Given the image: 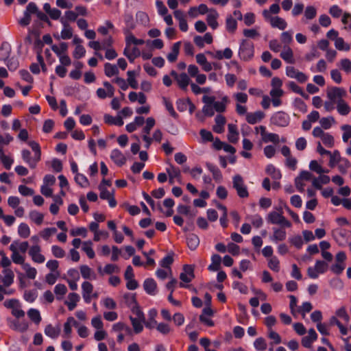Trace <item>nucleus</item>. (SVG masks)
Wrapping results in <instances>:
<instances>
[{
    "label": "nucleus",
    "mask_w": 351,
    "mask_h": 351,
    "mask_svg": "<svg viewBox=\"0 0 351 351\" xmlns=\"http://www.w3.org/2000/svg\"><path fill=\"white\" fill-rule=\"evenodd\" d=\"M28 145L34 152V156H32V154L28 149H25L21 151V157L23 161L28 165L29 168L35 169L38 162L41 159L40 147L39 144L34 141H29Z\"/></svg>",
    "instance_id": "obj_1"
},
{
    "label": "nucleus",
    "mask_w": 351,
    "mask_h": 351,
    "mask_svg": "<svg viewBox=\"0 0 351 351\" xmlns=\"http://www.w3.org/2000/svg\"><path fill=\"white\" fill-rule=\"evenodd\" d=\"M254 53V44L247 40H242L239 50V55L241 59L244 61H248L253 58Z\"/></svg>",
    "instance_id": "obj_2"
},
{
    "label": "nucleus",
    "mask_w": 351,
    "mask_h": 351,
    "mask_svg": "<svg viewBox=\"0 0 351 351\" xmlns=\"http://www.w3.org/2000/svg\"><path fill=\"white\" fill-rule=\"evenodd\" d=\"M232 187L236 190L237 194L240 198H247L249 197L247 187L243 178L239 174L233 176Z\"/></svg>",
    "instance_id": "obj_3"
},
{
    "label": "nucleus",
    "mask_w": 351,
    "mask_h": 351,
    "mask_svg": "<svg viewBox=\"0 0 351 351\" xmlns=\"http://www.w3.org/2000/svg\"><path fill=\"white\" fill-rule=\"evenodd\" d=\"M267 221L269 223L278 225L279 226H287L288 228L292 226L291 221L286 219L282 213L276 211L269 213L267 216Z\"/></svg>",
    "instance_id": "obj_4"
},
{
    "label": "nucleus",
    "mask_w": 351,
    "mask_h": 351,
    "mask_svg": "<svg viewBox=\"0 0 351 351\" xmlns=\"http://www.w3.org/2000/svg\"><path fill=\"white\" fill-rule=\"evenodd\" d=\"M328 268V264L324 261H317L315 266L307 269V274L309 278L316 279L319 274H324Z\"/></svg>",
    "instance_id": "obj_5"
},
{
    "label": "nucleus",
    "mask_w": 351,
    "mask_h": 351,
    "mask_svg": "<svg viewBox=\"0 0 351 351\" xmlns=\"http://www.w3.org/2000/svg\"><path fill=\"white\" fill-rule=\"evenodd\" d=\"M3 305L7 308L12 310V314L16 318H21L25 316V311L21 309L20 302L17 299H10L4 302Z\"/></svg>",
    "instance_id": "obj_6"
},
{
    "label": "nucleus",
    "mask_w": 351,
    "mask_h": 351,
    "mask_svg": "<svg viewBox=\"0 0 351 351\" xmlns=\"http://www.w3.org/2000/svg\"><path fill=\"white\" fill-rule=\"evenodd\" d=\"M39 10L36 4L34 2H30L26 7L23 13V17L19 21V23L22 26H27L31 22V14H36Z\"/></svg>",
    "instance_id": "obj_7"
},
{
    "label": "nucleus",
    "mask_w": 351,
    "mask_h": 351,
    "mask_svg": "<svg viewBox=\"0 0 351 351\" xmlns=\"http://www.w3.org/2000/svg\"><path fill=\"white\" fill-rule=\"evenodd\" d=\"M290 118L288 114L279 111L274 113L271 119V123L279 127H286L289 125Z\"/></svg>",
    "instance_id": "obj_8"
},
{
    "label": "nucleus",
    "mask_w": 351,
    "mask_h": 351,
    "mask_svg": "<svg viewBox=\"0 0 351 351\" xmlns=\"http://www.w3.org/2000/svg\"><path fill=\"white\" fill-rule=\"evenodd\" d=\"M170 74L177 82L178 86L182 90H186L187 89V86L190 84L191 80L186 73H182L180 74H178L174 70H172Z\"/></svg>",
    "instance_id": "obj_9"
},
{
    "label": "nucleus",
    "mask_w": 351,
    "mask_h": 351,
    "mask_svg": "<svg viewBox=\"0 0 351 351\" xmlns=\"http://www.w3.org/2000/svg\"><path fill=\"white\" fill-rule=\"evenodd\" d=\"M347 95L346 90L340 87H333L327 91V97L329 100L337 104L338 100H343L342 98Z\"/></svg>",
    "instance_id": "obj_10"
},
{
    "label": "nucleus",
    "mask_w": 351,
    "mask_h": 351,
    "mask_svg": "<svg viewBox=\"0 0 351 351\" xmlns=\"http://www.w3.org/2000/svg\"><path fill=\"white\" fill-rule=\"evenodd\" d=\"M287 226H279V227H273L272 231L273 234L270 236V240L274 243H278L280 241H283L287 238V232L285 228Z\"/></svg>",
    "instance_id": "obj_11"
},
{
    "label": "nucleus",
    "mask_w": 351,
    "mask_h": 351,
    "mask_svg": "<svg viewBox=\"0 0 351 351\" xmlns=\"http://www.w3.org/2000/svg\"><path fill=\"white\" fill-rule=\"evenodd\" d=\"M40 252L41 247L36 244L29 248L28 253L34 263H43L45 262V258Z\"/></svg>",
    "instance_id": "obj_12"
},
{
    "label": "nucleus",
    "mask_w": 351,
    "mask_h": 351,
    "mask_svg": "<svg viewBox=\"0 0 351 351\" xmlns=\"http://www.w3.org/2000/svg\"><path fill=\"white\" fill-rule=\"evenodd\" d=\"M60 23L63 25V29L61 31L60 33V38L64 40L70 39L73 36V30L72 28L70 27L67 21L64 19H60ZM54 37L57 39H60V36L58 35H53Z\"/></svg>",
    "instance_id": "obj_13"
},
{
    "label": "nucleus",
    "mask_w": 351,
    "mask_h": 351,
    "mask_svg": "<svg viewBox=\"0 0 351 351\" xmlns=\"http://www.w3.org/2000/svg\"><path fill=\"white\" fill-rule=\"evenodd\" d=\"M93 292V285L85 281L82 284V294L84 302L89 304L91 302V295Z\"/></svg>",
    "instance_id": "obj_14"
},
{
    "label": "nucleus",
    "mask_w": 351,
    "mask_h": 351,
    "mask_svg": "<svg viewBox=\"0 0 351 351\" xmlns=\"http://www.w3.org/2000/svg\"><path fill=\"white\" fill-rule=\"evenodd\" d=\"M110 158L119 167L123 166L127 161L125 155L118 149H114L111 152Z\"/></svg>",
    "instance_id": "obj_15"
},
{
    "label": "nucleus",
    "mask_w": 351,
    "mask_h": 351,
    "mask_svg": "<svg viewBox=\"0 0 351 351\" xmlns=\"http://www.w3.org/2000/svg\"><path fill=\"white\" fill-rule=\"evenodd\" d=\"M194 268L191 265H184L183 272L180 275V278L184 282H190L194 278Z\"/></svg>",
    "instance_id": "obj_16"
},
{
    "label": "nucleus",
    "mask_w": 351,
    "mask_h": 351,
    "mask_svg": "<svg viewBox=\"0 0 351 351\" xmlns=\"http://www.w3.org/2000/svg\"><path fill=\"white\" fill-rule=\"evenodd\" d=\"M265 117V113L261 110L254 112H249L246 114L245 119L250 124H256L260 122Z\"/></svg>",
    "instance_id": "obj_17"
},
{
    "label": "nucleus",
    "mask_w": 351,
    "mask_h": 351,
    "mask_svg": "<svg viewBox=\"0 0 351 351\" xmlns=\"http://www.w3.org/2000/svg\"><path fill=\"white\" fill-rule=\"evenodd\" d=\"M15 243H16V241H14L10 246V250L12 251V254L11 256L12 261L19 265H21L23 266L25 258L23 256H21L19 252H18L17 247L15 245Z\"/></svg>",
    "instance_id": "obj_18"
},
{
    "label": "nucleus",
    "mask_w": 351,
    "mask_h": 351,
    "mask_svg": "<svg viewBox=\"0 0 351 351\" xmlns=\"http://www.w3.org/2000/svg\"><path fill=\"white\" fill-rule=\"evenodd\" d=\"M219 14L215 9H210L208 14H207L206 21L208 25L213 29H215L218 27L217 19Z\"/></svg>",
    "instance_id": "obj_19"
},
{
    "label": "nucleus",
    "mask_w": 351,
    "mask_h": 351,
    "mask_svg": "<svg viewBox=\"0 0 351 351\" xmlns=\"http://www.w3.org/2000/svg\"><path fill=\"white\" fill-rule=\"evenodd\" d=\"M143 288L149 295H154L157 293V285L153 278H147L143 282Z\"/></svg>",
    "instance_id": "obj_20"
},
{
    "label": "nucleus",
    "mask_w": 351,
    "mask_h": 351,
    "mask_svg": "<svg viewBox=\"0 0 351 351\" xmlns=\"http://www.w3.org/2000/svg\"><path fill=\"white\" fill-rule=\"evenodd\" d=\"M267 21L270 23L272 27L278 28L280 30H284L287 26V23L285 20L278 16H274L273 18L267 20Z\"/></svg>",
    "instance_id": "obj_21"
},
{
    "label": "nucleus",
    "mask_w": 351,
    "mask_h": 351,
    "mask_svg": "<svg viewBox=\"0 0 351 351\" xmlns=\"http://www.w3.org/2000/svg\"><path fill=\"white\" fill-rule=\"evenodd\" d=\"M317 338V335L313 328L308 330V335L305 336L302 339V344L305 348H310L312 343Z\"/></svg>",
    "instance_id": "obj_22"
},
{
    "label": "nucleus",
    "mask_w": 351,
    "mask_h": 351,
    "mask_svg": "<svg viewBox=\"0 0 351 351\" xmlns=\"http://www.w3.org/2000/svg\"><path fill=\"white\" fill-rule=\"evenodd\" d=\"M228 139L230 143H236L239 140V132L237 126L235 124L229 123L228 125Z\"/></svg>",
    "instance_id": "obj_23"
},
{
    "label": "nucleus",
    "mask_w": 351,
    "mask_h": 351,
    "mask_svg": "<svg viewBox=\"0 0 351 351\" xmlns=\"http://www.w3.org/2000/svg\"><path fill=\"white\" fill-rule=\"evenodd\" d=\"M3 272L4 274V276H2L3 285L5 287H8L14 282V272L10 269H5Z\"/></svg>",
    "instance_id": "obj_24"
},
{
    "label": "nucleus",
    "mask_w": 351,
    "mask_h": 351,
    "mask_svg": "<svg viewBox=\"0 0 351 351\" xmlns=\"http://www.w3.org/2000/svg\"><path fill=\"white\" fill-rule=\"evenodd\" d=\"M330 177L326 175H322L318 178H313L312 185L317 189H322V184H326L330 182Z\"/></svg>",
    "instance_id": "obj_25"
},
{
    "label": "nucleus",
    "mask_w": 351,
    "mask_h": 351,
    "mask_svg": "<svg viewBox=\"0 0 351 351\" xmlns=\"http://www.w3.org/2000/svg\"><path fill=\"white\" fill-rule=\"evenodd\" d=\"M80 298V295L76 293H70L68 295V300L65 301V304L69 311H73L76 307Z\"/></svg>",
    "instance_id": "obj_26"
},
{
    "label": "nucleus",
    "mask_w": 351,
    "mask_h": 351,
    "mask_svg": "<svg viewBox=\"0 0 351 351\" xmlns=\"http://www.w3.org/2000/svg\"><path fill=\"white\" fill-rule=\"evenodd\" d=\"M157 315V311L154 308H152L149 311L148 316L149 319L147 321L145 320L144 324L146 328L152 329L156 327L157 325V322L155 318Z\"/></svg>",
    "instance_id": "obj_27"
},
{
    "label": "nucleus",
    "mask_w": 351,
    "mask_h": 351,
    "mask_svg": "<svg viewBox=\"0 0 351 351\" xmlns=\"http://www.w3.org/2000/svg\"><path fill=\"white\" fill-rule=\"evenodd\" d=\"M215 125L213 126V130L216 133L220 134L222 133L224 130V125L226 123V118L221 115L218 114L215 117Z\"/></svg>",
    "instance_id": "obj_28"
},
{
    "label": "nucleus",
    "mask_w": 351,
    "mask_h": 351,
    "mask_svg": "<svg viewBox=\"0 0 351 351\" xmlns=\"http://www.w3.org/2000/svg\"><path fill=\"white\" fill-rule=\"evenodd\" d=\"M280 57L287 63L293 64L295 62L293 52L288 46L284 47V50L280 53Z\"/></svg>",
    "instance_id": "obj_29"
},
{
    "label": "nucleus",
    "mask_w": 351,
    "mask_h": 351,
    "mask_svg": "<svg viewBox=\"0 0 351 351\" xmlns=\"http://www.w3.org/2000/svg\"><path fill=\"white\" fill-rule=\"evenodd\" d=\"M280 8L278 3H274L271 5L269 10H264L263 11V16L265 21L273 18L272 14H277L279 13Z\"/></svg>",
    "instance_id": "obj_30"
},
{
    "label": "nucleus",
    "mask_w": 351,
    "mask_h": 351,
    "mask_svg": "<svg viewBox=\"0 0 351 351\" xmlns=\"http://www.w3.org/2000/svg\"><path fill=\"white\" fill-rule=\"evenodd\" d=\"M180 42H177L173 45L171 51L167 56L169 62H174L176 61L180 51Z\"/></svg>",
    "instance_id": "obj_31"
},
{
    "label": "nucleus",
    "mask_w": 351,
    "mask_h": 351,
    "mask_svg": "<svg viewBox=\"0 0 351 351\" xmlns=\"http://www.w3.org/2000/svg\"><path fill=\"white\" fill-rule=\"evenodd\" d=\"M80 273L84 279H95L96 278V274L93 271V269L89 267L88 265H81L80 267Z\"/></svg>",
    "instance_id": "obj_32"
},
{
    "label": "nucleus",
    "mask_w": 351,
    "mask_h": 351,
    "mask_svg": "<svg viewBox=\"0 0 351 351\" xmlns=\"http://www.w3.org/2000/svg\"><path fill=\"white\" fill-rule=\"evenodd\" d=\"M45 334L51 338V339H56L60 332V328L57 327H53L51 324H48L45 328Z\"/></svg>",
    "instance_id": "obj_33"
},
{
    "label": "nucleus",
    "mask_w": 351,
    "mask_h": 351,
    "mask_svg": "<svg viewBox=\"0 0 351 351\" xmlns=\"http://www.w3.org/2000/svg\"><path fill=\"white\" fill-rule=\"evenodd\" d=\"M186 243L191 250H195L199 244V237L195 234H189L186 237Z\"/></svg>",
    "instance_id": "obj_34"
},
{
    "label": "nucleus",
    "mask_w": 351,
    "mask_h": 351,
    "mask_svg": "<svg viewBox=\"0 0 351 351\" xmlns=\"http://www.w3.org/2000/svg\"><path fill=\"white\" fill-rule=\"evenodd\" d=\"M337 104V110L341 115L345 116L350 113V107L344 100H338Z\"/></svg>",
    "instance_id": "obj_35"
},
{
    "label": "nucleus",
    "mask_w": 351,
    "mask_h": 351,
    "mask_svg": "<svg viewBox=\"0 0 351 351\" xmlns=\"http://www.w3.org/2000/svg\"><path fill=\"white\" fill-rule=\"evenodd\" d=\"M104 119L105 123L110 125H115L118 126H121L123 125V119L119 116L114 117L110 114H105Z\"/></svg>",
    "instance_id": "obj_36"
},
{
    "label": "nucleus",
    "mask_w": 351,
    "mask_h": 351,
    "mask_svg": "<svg viewBox=\"0 0 351 351\" xmlns=\"http://www.w3.org/2000/svg\"><path fill=\"white\" fill-rule=\"evenodd\" d=\"M27 316L35 324H39L41 322V315L38 309L30 308L27 311Z\"/></svg>",
    "instance_id": "obj_37"
},
{
    "label": "nucleus",
    "mask_w": 351,
    "mask_h": 351,
    "mask_svg": "<svg viewBox=\"0 0 351 351\" xmlns=\"http://www.w3.org/2000/svg\"><path fill=\"white\" fill-rule=\"evenodd\" d=\"M118 67L115 64L107 62L104 64V73L107 77H112L119 74Z\"/></svg>",
    "instance_id": "obj_38"
},
{
    "label": "nucleus",
    "mask_w": 351,
    "mask_h": 351,
    "mask_svg": "<svg viewBox=\"0 0 351 351\" xmlns=\"http://www.w3.org/2000/svg\"><path fill=\"white\" fill-rule=\"evenodd\" d=\"M221 258L218 254H213L211 257V264L208 266L210 271H216L219 269Z\"/></svg>",
    "instance_id": "obj_39"
},
{
    "label": "nucleus",
    "mask_w": 351,
    "mask_h": 351,
    "mask_svg": "<svg viewBox=\"0 0 351 351\" xmlns=\"http://www.w3.org/2000/svg\"><path fill=\"white\" fill-rule=\"evenodd\" d=\"M335 47L339 51H348L350 50V44L346 43L343 38H336L335 40Z\"/></svg>",
    "instance_id": "obj_40"
},
{
    "label": "nucleus",
    "mask_w": 351,
    "mask_h": 351,
    "mask_svg": "<svg viewBox=\"0 0 351 351\" xmlns=\"http://www.w3.org/2000/svg\"><path fill=\"white\" fill-rule=\"evenodd\" d=\"M167 172L169 175V177L170 178H175L177 179L178 182L181 184V173L180 170L178 167H175L174 166H170L169 168L167 169Z\"/></svg>",
    "instance_id": "obj_41"
},
{
    "label": "nucleus",
    "mask_w": 351,
    "mask_h": 351,
    "mask_svg": "<svg viewBox=\"0 0 351 351\" xmlns=\"http://www.w3.org/2000/svg\"><path fill=\"white\" fill-rule=\"evenodd\" d=\"M29 219L35 223L36 225H41L43 222L44 215L43 214L36 211L32 210L29 213Z\"/></svg>",
    "instance_id": "obj_42"
},
{
    "label": "nucleus",
    "mask_w": 351,
    "mask_h": 351,
    "mask_svg": "<svg viewBox=\"0 0 351 351\" xmlns=\"http://www.w3.org/2000/svg\"><path fill=\"white\" fill-rule=\"evenodd\" d=\"M51 49L59 57L62 55H65L68 49V45L66 43H61L60 46L53 45L51 46Z\"/></svg>",
    "instance_id": "obj_43"
},
{
    "label": "nucleus",
    "mask_w": 351,
    "mask_h": 351,
    "mask_svg": "<svg viewBox=\"0 0 351 351\" xmlns=\"http://www.w3.org/2000/svg\"><path fill=\"white\" fill-rule=\"evenodd\" d=\"M329 166L333 168L337 164L341 162L343 158L341 157L340 153L338 150H335L333 152H330Z\"/></svg>",
    "instance_id": "obj_44"
},
{
    "label": "nucleus",
    "mask_w": 351,
    "mask_h": 351,
    "mask_svg": "<svg viewBox=\"0 0 351 351\" xmlns=\"http://www.w3.org/2000/svg\"><path fill=\"white\" fill-rule=\"evenodd\" d=\"M206 167L208 170L213 173V178L215 180L219 181L222 178V175L220 170L213 164L207 162Z\"/></svg>",
    "instance_id": "obj_45"
},
{
    "label": "nucleus",
    "mask_w": 351,
    "mask_h": 351,
    "mask_svg": "<svg viewBox=\"0 0 351 351\" xmlns=\"http://www.w3.org/2000/svg\"><path fill=\"white\" fill-rule=\"evenodd\" d=\"M181 104L188 105L189 110L191 114H192L195 109V105L191 102V101L189 99H187L186 101L180 99L179 101H177V107H178V110H180V111L185 110L184 108L181 107V106H180Z\"/></svg>",
    "instance_id": "obj_46"
},
{
    "label": "nucleus",
    "mask_w": 351,
    "mask_h": 351,
    "mask_svg": "<svg viewBox=\"0 0 351 351\" xmlns=\"http://www.w3.org/2000/svg\"><path fill=\"white\" fill-rule=\"evenodd\" d=\"M226 29L230 32L234 33L237 27V23L235 19L232 18V16L229 15L227 16L226 20Z\"/></svg>",
    "instance_id": "obj_47"
},
{
    "label": "nucleus",
    "mask_w": 351,
    "mask_h": 351,
    "mask_svg": "<svg viewBox=\"0 0 351 351\" xmlns=\"http://www.w3.org/2000/svg\"><path fill=\"white\" fill-rule=\"evenodd\" d=\"M345 73H351V60L348 58L341 59L337 64Z\"/></svg>",
    "instance_id": "obj_48"
},
{
    "label": "nucleus",
    "mask_w": 351,
    "mask_h": 351,
    "mask_svg": "<svg viewBox=\"0 0 351 351\" xmlns=\"http://www.w3.org/2000/svg\"><path fill=\"white\" fill-rule=\"evenodd\" d=\"M18 234L22 238H27L30 234V229L27 224L21 223L19 226Z\"/></svg>",
    "instance_id": "obj_49"
},
{
    "label": "nucleus",
    "mask_w": 351,
    "mask_h": 351,
    "mask_svg": "<svg viewBox=\"0 0 351 351\" xmlns=\"http://www.w3.org/2000/svg\"><path fill=\"white\" fill-rule=\"evenodd\" d=\"M23 269L25 271L26 276L29 279H34L37 274L36 268L30 266L29 264L25 263L23 266Z\"/></svg>",
    "instance_id": "obj_50"
},
{
    "label": "nucleus",
    "mask_w": 351,
    "mask_h": 351,
    "mask_svg": "<svg viewBox=\"0 0 351 351\" xmlns=\"http://www.w3.org/2000/svg\"><path fill=\"white\" fill-rule=\"evenodd\" d=\"M130 319L131 321L132 325L133 326L134 330L136 333H140L143 329V321L136 319L132 316L130 317Z\"/></svg>",
    "instance_id": "obj_51"
},
{
    "label": "nucleus",
    "mask_w": 351,
    "mask_h": 351,
    "mask_svg": "<svg viewBox=\"0 0 351 351\" xmlns=\"http://www.w3.org/2000/svg\"><path fill=\"white\" fill-rule=\"evenodd\" d=\"M266 172L276 180H278L281 178L280 171L276 169L273 165H269L267 166Z\"/></svg>",
    "instance_id": "obj_52"
},
{
    "label": "nucleus",
    "mask_w": 351,
    "mask_h": 351,
    "mask_svg": "<svg viewBox=\"0 0 351 351\" xmlns=\"http://www.w3.org/2000/svg\"><path fill=\"white\" fill-rule=\"evenodd\" d=\"M91 241H86L83 243L82 250L87 254L88 258H93L95 257V252L92 247Z\"/></svg>",
    "instance_id": "obj_53"
},
{
    "label": "nucleus",
    "mask_w": 351,
    "mask_h": 351,
    "mask_svg": "<svg viewBox=\"0 0 351 351\" xmlns=\"http://www.w3.org/2000/svg\"><path fill=\"white\" fill-rule=\"evenodd\" d=\"M228 101V97L226 96L222 98L221 101H215L213 104L214 109L218 112H222L226 110V104Z\"/></svg>",
    "instance_id": "obj_54"
},
{
    "label": "nucleus",
    "mask_w": 351,
    "mask_h": 351,
    "mask_svg": "<svg viewBox=\"0 0 351 351\" xmlns=\"http://www.w3.org/2000/svg\"><path fill=\"white\" fill-rule=\"evenodd\" d=\"M38 293L36 290H26L24 293V300L28 302L32 303L37 298Z\"/></svg>",
    "instance_id": "obj_55"
},
{
    "label": "nucleus",
    "mask_w": 351,
    "mask_h": 351,
    "mask_svg": "<svg viewBox=\"0 0 351 351\" xmlns=\"http://www.w3.org/2000/svg\"><path fill=\"white\" fill-rule=\"evenodd\" d=\"M262 141L264 143L271 142L274 143H278L280 141L279 136L275 133H267L263 138Z\"/></svg>",
    "instance_id": "obj_56"
},
{
    "label": "nucleus",
    "mask_w": 351,
    "mask_h": 351,
    "mask_svg": "<svg viewBox=\"0 0 351 351\" xmlns=\"http://www.w3.org/2000/svg\"><path fill=\"white\" fill-rule=\"evenodd\" d=\"M75 180L81 187H87L89 185L87 178L81 173H77L75 176Z\"/></svg>",
    "instance_id": "obj_57"
},
{
    "label": "nucleus",
    "mask_w": 351,
    "mask_h": 351,
    "mask_svg": "<svg viewBox=\"0 0 351 351\" xmlns=\"http://www.w3.org/2000/svg\"><path fill=\"white\" fill-rule=\"evenodd\" d=\"M319 123L324 129L328 130L335 123V121L332 117H323L320 119Z\"/></svg>",
    "instance_id": "obj_58"
},
{
    "label": "nucleus",
    "mask_w": 351,
    "mask_h": 351,
    "mask_svg": "<svg viewBox=\"0 0 351 351\" xmlns=\"http://www.w3.org/2000/svg\"><path fill=\"white\" fill-rule=\"evenodd\" d=\"M173 262V258L172 254H169L165 256L160 262V265L161 267L165 268H168L169 270V273H171V270L170 269V265Z\"/></svg>",
    "instance_id": "obj_59"
},
{
    "label": "nucleus",
    "mask_w": 351,
    "mask_h": 351,
    "mask_svg": "<svg viewBox=\"0 0 351 351\" xmlns=\"http://www.w3.org/2000/svg\"><path fill=\"white\" fill-rule=\"evenodd\" d=\"M339 163V171L343 174L346 173L348 169L351 167L350 161L346 158H343Z\"/></svg>",
    "instance_id": "obj_60"
},
{
    "label": "nucleus",
    "mask_w": 351,
    "mask_h": 351,
    "mask_svg": "<svg viewBox=\"0 0 351 351\" xmlns=\"http://www.w3.org/2000/svg\"><path fill=\"white\" fill-rule=\"evenodd\" d=\"M341 129L343 131L342 140L343 142L347 143L351 138V125L347 124L343 125L341 126Z\"/></svg>",
    "instance_id": "obj_61"
},
{
    "label": "nucleus",
    "mask_w": 351,
    "mask_h": 351,
    "mask_svg": "<svg viewBox=\"0 0 351 351\" xmlns=\"http://www.w3.org/2000/svg\"><path fill=\"white\" fill-rule=\"evenodd\" d=\"M317 15V10L313 5H308L304 11V17L307 20H311L314 19Z\"/></svg>",
    "instance_id": "obj_62"
},
{
    "label": "nucleus",
    "mask_w": 351,
    "mask_h": 351,
    "mask_svg": "<svg viewBox=\"0 0 351 351\" xmlns=\"http://www.w3.org/2000/svg\"><path fill=\"white\" fill-rule=\"evenodd\" d=\"M145 43L144 40L138 39L135 38L133 34H130L126 37V45L127 47L130 46L131 44H134L135 45H141Z\"/></svg>",
    "instance_id": "obj_63"
},
{
    "label": "nucleus",
    "mask_w": 351,
    "mask_h": 351,
    "mask_svg": "<svg viewBox=\"0 0 351 351\" xmlns=\"http://www.w3.org/2000/svg\"><path fill=\"white\" fill-rule=\"evenodd\" d=\"M254 348L259 351H263L267 348V343L263 337L257 338L254 342Z\"/></svg>",
    "instance_id": "obj_64"
}]
</instances>
